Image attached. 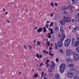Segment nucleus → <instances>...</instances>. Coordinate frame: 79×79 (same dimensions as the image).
<instances>
[{"label": "nucleus", "instance_id": "27", "mask_svg": "<svg viewBox=\"0 0 79 79\" xmlns=\"http://www.w3.org/2000/svg\"><path fill=\"white\" fill-rule=\"evenodd\" d=\"M36 56L37 58H38L39 59H40V56L39 55V54H36Z\"/></svg>", "mask_w": 79, "mask_h": 79}, {"label": "nucleus", "instance_id": "53", "mask_svg": "<svg viewBox=\"0 0 79 79\" xmlns=\"http://www.w3.org/2000/svg\"><path fill=\"white\" fill-rule=\"evenodd\" d=\"M71 27H72V26H71V25H70L69 27V29H70V28H71Z\"/></svg>", "mask_w": 79, "mask_h": 79}, {"label": "nucleus", "instance_id": "23", "mask_svg": "<svg viewBox=\"0 0 79 79\" xmlns=\"http://www.w3.org/2000/svg\"><path fill=\"white\" fill-rule=\"evenodd\" d=\"M50 43L48 41L47 42L46 45L48 47H49V46H50Z\"/></svg>", "mask_w": 79, "mask_h": 79}, {"label": "nucleus", "instance_id": "41", "mask_svg": "<svg viewBox=\"0 0 79 79\" xmlns=\"http://www.w3.org/2000/svg\"><path fill=\"white\" fill-rule=\"evenodd\" d=\"M44 72H42V77H43L44 76Z\"/></svg>", "mask_w": 79, "mask_h": 79}, {"label": "nucleus", "instance_id": "17", "mask_svg": "<svg viewBox=\"0 0 79 79\" xmlns=\"http://www.w3.org/2000/svg\"><path fill=\"white\" fill-rule=\"evenodd\" d=\"M73 79H79V77L77 75L74 76Z\"/></svg>", "mask_w": 79, "mask_h": 79}, {"label": "nucleus", "instance_id": "6", "mask_svg": "<svg viewBox=\"0 0 79 79\" xmlns=\"http://www.w3.org/2000/svg\"><path fill=\"white\" fill-rule=\"evenodd\" d=\"M57 45H58L59 47H62L63 46V43L61 41H58L57 42Z\"/></svg>", "mask_w": 79, "mask_h": 79}, {"label": "nucleus", "instance_id": "44", "mask_svg": "<svg viewBox=\"0 0 79 79\" xmlns=\"http://www.w3.org/2000/svg\"><path fill=\"white\" fill-rule=\"evenodd\" d=\"M51 6H53V3H52V2L51 3Z\"/></svg>", "mask_w": 79, "mask_h": 79}, {"label": "nucleus", "instance_id": "3", "mask_svg": "<svg viewBox=\"0 0 79 79\" xmlns=\"http://www.w3.org/2000/svg\"><path fill=\"white\" fill-rule=\"evenodd\" d=\"M73 58L74 60L77 61L79 59V55L77 54H73Z\"/></svg>", "mask_w": 79, "mask_h": 79}, {"label": "nucleus", "instance_id": "43", "mask_svg": "<svg viewBox=\"0 0 79 79\" xmlns=\"http://www.w3.org/2000/svg\"><path fill=\"white\" fill-rule=\"evenodd\" d=\"M23 56H24V55H23V54H22V55H21V56H20V58H23Z\"/></svg>", "mask_w": 79, "mask_h": 79}, {"label": "nucleus", "instance_id": "56", "mask_svg": "<svg viewBox=\"0 0 79 79\" xmlns=\"http://www.w3.org/2000/svg\"><path fill=\"white\" fill-rule=\"evenodd\" d=\"M40 57L41 58H42V55H40Z\"/></svg>", "mask_w": 79, "mask_h": 79}, {"label": "nucleus", "instance_id": "4", "mask_svg": "<svg viewBox=\"0 0 79 79\" xmlns=\"http://www.w3.org/2000/svg\"><path fill=\"white\" fill-rule=\"evenodd\" d=\"M63 21L65 22H66L67 23H69L71 22V19L68 17H64V18L63 19Z\"/></svg>", "mask_w": 79, "mask_h": 79}, {"label": "nucleus", "instance_id": "22", "mask_svg": "<svg viewBox=\"0 0 79 79\" xmlns=\"http://www.w3.org/2000/svg\"><path fill=\"white\" fill-rule=\"evenodd\" d=\"M67 62H69V61H71V59L69 58H68L67 59Z\"/></svg>", "mask_w": 79, "mask_h": 79}, {"label": "nucleus", "instance_id": "50", "mask_svg": "<svg viewBox=\"0 0 79 79\" xmlns=\"http://www.w3.org/2000/svg\"><path fill=\"white\" fill-rule=\"evenodd\" d=\"M45 52H46V51L45 50H44L43 51V53H44Z\"/></svg>", "mask_w": 79, "mask_h": 79}, {"label": "nucleus", "instance_id": "54", "mask_svg": "<svg viewBox=\"0 0 79 79\" xmlns=\"http://www.w3.org/2000/svg\"><path fill=\"white\" fill-rule=\"evenodd\" d=\"M57 4H58V3H55V5L56 6H57Z\"/></svg>", "mask_w": 79, "mask_h": 79}, {"label": "nucleus", "instance_id": "40", "mask_svg": "<svg viewBox=\"0 0 79 79\" xmlns=\"http://www.w3.org/2000/svg\"><path fill=\"white\" fill-rule=\"evenodd\" d=\"M59 60V59H58V58L56 59V62H58Z\"/></svg>", "mask_w": 79, "mask_h": 79}, {"label": "nucleus", "instance_id": "34", "mask_svg": "<svg viewBox=\"0 0 79 79\" xmlns=\"http://www.w3.org/2000/svg\"><path fill=\"white\" fill-rule=\"evenodd\" d=\"M77 0H74V2H73L74 3H77Z\"/></svg>", "mask_w": 79, "mask_h": 79}, {"label": "nucleus", "instance_id": "30", "mask_svg": "<svg viewBox=\"0 0 79 79\" xmlns=\"http://www.w3.org/2000/svg\"><path fill=\"white\" fill-rule=\"evenodd\" d=\"M59 51H60V52H61L62 54H63V50H62V49H60L59 50Z\"/></svg>", "mask_w": 79, "mask_h": 79}, {"label": "nucleus", "instance_id": "24", "mask_svg": "<svg viewBox=\"0 0 79 79\" xmlns=\"http://www.w3.org/2000/svg\"><path fill=\"white\" fill-rule=\"evenodd\" d=\"M52 66L53 67H55V63H53V61L52 62Z\"/></svg>", "mask_w": 79, "mask_h": 79}, {"label": "nucleus", "instance_id": "64", "mask_svg": "<svg viewBox=\"0 0 79 79\" xmlns=\"http://www.w3.org/2000/svg\"><path fill=\"white\" fill-rule=\"evenodd\" d=\"M77 29L79 30V27H77Z\"/></svg>", "mask_w": 79, "mask_h": 79}, {"label": "nucleus", "instance_id": "47", "mask_svg": "<svg viewBox=\"0 0 79 79\" xmlns=\"http://www.w3.org/2000/svg\"><path fill=\"white\" fill-rule=\"evenodd\" d=\"M48 36L49 38H51V36L48 35Z\"/></svg>", "mask_w": 79, "mask_h": 79}, {"label": "nucleus", "instance_id": "8", "mask_svg": "<svg viewBox=\"0 0 79 79\" xmlns=\"http://www.w3.org/2000/svg\"><path fill=\"white\" fill-rule=\"evenodd\" d=\"M66 55L67 56H69V55H71V54H72V51H70L69 49H68L66 51Z\"/></svg>", "mask_w": 79, "mask_h": 79}, {"label": "nucleus", "instance_id": "37", "mask_svg": "<svg viewBox=\"0 0 79 79\" xmlns=\"http://www.w3.org/2000/svg\"><path fill=\"white\" fill-rule=\"evenodd\" d=\"M51 22V21H47L46 22V24H49V23H50Z\"/></svg>", "mask_w": 79, "mask_h": 79}, {"label": "nucleus", "instance_id": "19", "mask_svg": "<svg viewBox=\"0 0 79 79\" xmlns=\"http://www.w3.org/2000/svg\"><path fill=\"white\" fill-rule=\"evenodd\" d=\"M70 70H71V71H76V69L74 68H72V67H71L70 68Z\"/></svg>", "mask_w": 79, "mask_h": 79}, {"label": "nucleus", "instance_id": "1", "mask_svg": "<svg viewBox=\"0 0 79 79\" xmlns=\"http://www.w3.org/2000/svg\"><path fill=\"white\" fill-rule=\"evenodd\" d=\"M66 69V65L64 64H62L60 65V71L61 73L64 72Z\"/></svg>", "mask_w": 79, "mask_h": 79}, {"label": "nucleus", "instance_id": "57", "mask_svg": "<svg viewBox=\"0 0 79 79\" xmlns=\"http://www.w3.org/2000/svg\"><path fill=\"white\" fill-rule=\"evenodd\" d=\"M38 69H39L40 71H41V69L40 68H39Z\"/></svg>", "mask_w": 79, "mask_h": 79}, {"label": "nucleus", "instance_id": "60", "mask_svg": "<svg viewBox=\"0 0 79 79\" xmlns=\"http://www.w3.org/2000/svg\"><path fill=\"white\" fill-rule=\"evenodd\" d=\"M3 11H5V9L4 8H3Z\"/></svg>", "mask_w": 79, "mask_h": 79}, {"label": "nucleus", "instance_id": "13", "mask_svg": "<svg viewBox=\"0 0 79 79\" xmlns=\"http://www.w3.org/2000/svg\"><path fill=\"white\" fill-rule=\"evenodd\" d=\"M79 45V41H77L75 44V47H78Z\"/></svg>", "mask_w": 79, "mask_h": 79}, {"label": "nucleus", "instance_id": "10", "mask_svg": "<svg viewBox=\"0 0 79 79\" xmlns=\"http://www.w3.org/2000/svg\"><path fill=\"white\" fill-rule=\"evenodd\" d=\"M75 20L77 23H79V17L78 16H75Z\"/></svg>", "mask_w": 79, "mask_h": 79}, {"label": "nucleus", "instance_id": "39", "mask_svg": "<svg viewBox=\"0 0 79 79\" xmlns=\"http://www.w3.org/2000/svg\"><path fill=\"white\" fill-rule=\"evenodd\" d=\"M43 65H44V64H43V63H41V64H40V66H42Z\"/></svg>", "mask_w": 79, "mask_h": 79}, {"label": "nucleus", "instance_id": "7", "mask_svg": "<svg viewBox=\"0 0 79 79\" xmlns=\"http://www.w3.org/2000/svg\"><path fill=\"white\" fill-rule=\"evenodd\" d=\"M60 32L61 33L62 35H65L64 34V30H63V27L61 26L60 27Z\"/></svg>", "mask_w": 79, "mask_h": 79}, {"label": "nucleus", "instance_id": "58", "mask_svg": "<svg viewBox=\"0 0 79 79\" xmlns=\"http://www.w3.org/2000/svg\"><path fill=\"white\" fill-rule=\"evenodd\" d=\"M38 28V27H36L35 29H37Z\"/></svg>", "mask_w": 79, "mask_h": 79}, {"label": "nucleus", "instance_id": "14", "mask_svg": "<svg viewBox=\"0 0 79 79\" xmlns=\"http://www.w3.org/2000/svg\"><path fill=\"white\" fill-rule=\"evenodd\" d=\"M76 42V39L75 38H73L72 40V45H73L75 43V42Z\"/></svg>", "mask_w": 79, "mask_h": 79}, {"label": "nucleus", "instance_id": "15", "mask_svg": "<svg viewBox=\"0 0 79 79\" xmlns=\"http://www.w3.org/2000/svg\"><path fill=\"white\" fill-rule=\"evenodd\" d=\"M55 77L56 79H58L60 78V76L58 74H56L55 75Z\"/></svg>", "mask_w": 79, "mask_h": 79}, {"label": "nucleus", "instance_id": "12", "mask_svg": "<svg viewBox=\"0 0 79 79\" xmlns=\"http://www.w3.org/2000/svg\"><path fill=\"white\" fill-rule=\"evenodd\" d=\"M60 23L61 24H62V25H64V24H65V22L64 21H63V20H61L60 21Z\"/></svg>", "mask_w": 79, "mask_h": 79}, {"label": "nucleus", "instance_id": "11", "mask_svg": "<svg viewBox=\"0 0 79 79\" xmlns=\"http://www.w3.org/2000/svg\"><path fill=\"white\" fill-rule=\"evenodd\" d=\"M43 30V28H40L37 30V32H38L39 33H40V32H41V31H42Z\"/></svg>", "mask_w": 79, "mask_h": 79}, {"label": "nucleus", "instance_id": "38", "mask_svg": "<svg viewBox=\"0 0 79 79\" xmlns=\"http://www.w3.org/2000/svg\"><path fill=\"white\" fill-rule=\"evenodd\" d=\"M3 44V42L2 41L0 42V45H2Z\"/></svg>", "mask_w": 79, "mask_h": 79}, {"label": "nucleus", "instance_id": "9", "mask_svg": "<svg viewBox=\"0 0 79 79\" xmlns=\"http://www.w3.org/2000/svg\"><path fill=\"white\" fill-rule=\"evenodd\" d=\"M62 37L60 39V41H60V42H63V40H64V38H65V37L66 36L65 35H62Z\"/></svg>", "mask_w": 79, "mask_h": 79}, {"label": "nucleus", "instance_id": "61", "mask_svg": "<svg viewBox=\"0 0 79 79\" xmlns=\"http://www.w3.org/2000/svg\"><path fill=\"white\" fill-rule=\"evenodd\" d=\"M53 68H54V67H53H53H51V69H53Z\"/></svg>", "mask_w": 79, "mask_h": 79}, {"label": "nucleus", "instance_id": "21", "mask_svg": "<svg viewBox=\"0 0 79 79\" xmlns=\"http://www.w3.org/2000/svg\"><path fill=\"white\" fill-rule=\"evenodd\" d=\"M55 48L56 49H57L58 48V45L56 43L55 44Z\"/></svg>", "mask_w": 79, "mask_h": 79}, {"label": "nucleus", "instance_id": "26", "mask_svg": "<svg viewBox=\"0 0 79 79\" xmlns=\"http://www.w3.org/2000/svg\"><path fill=\"white\" fill-rule=\"evenodd\" d=\"M55 31H58V30H59V27H56L55 28Z\"/></svg>", "mask_w": 79, "mask_h": 79}, {"label": "nucleus", "instance_id": "49", "mask_svg": "<svg viewBox=\"0 0 79 79\" xmlns=\"http://www.w3.org/2000/svg\"><path fill=\"white\" fill-rule=\"evenodd\" d=\"M49 48L50 50H52V48L51 47H49Z\"/></svg>", "mask_w": 79, "mask_h": 79}, {"label": "nucleus", "instance_id": "42", "mask_svg": "<svg viewBox=\"0 0 79 79\" xmlns=\"http://www.w3.org/2000/svg\"><path fill=\"white\" fill-rule=\"evenodd\" d=\"M48 24H46L45 25L46 27H47V28H48Z\"/></svg>", "mask_w": 79, "mask_h": 79}, {"label": "nucleus", "instance_id": "5", "mask_svg": "<svg viewBox=\"0 0 79 79\" xmlns=\"http://www.w3.org/2000/svg\"><path fill=\"white\" fill-rule=\"evenodd\" d=\"M67 76L71 78L73 77V76H74V75L73 74V73L69 72L67 73Z\"/></svg>", "mask_w": 79, "mask_h": 79}, {"label": "nucleus", "instance_id": "2", "mask_svg": "<svg viewBox=\"0 0 79 79\" xmlns=\"http://www.w3.org/2000/svg\"><path fill=\"white\" fill-rule=\"evenodd\" d=\"M71 40L69 39H67L64 42V45L66 47H68L71 43Z\"/></svg>", "mask_w": 79, "mask_h": 79}, {"label": "nucleus", "instance_id": "18", "mask_svg": "<svg viewBox=\"0 0 79 79\" xmlns=\"http://www.w3.org/2000/svg\"><path fill=\"white\" fill-rule=\"evenodd\" d=\"M33 77H35V78H37V77H38V74L37 73H36L33 76Z\"/></svg>", "mask_w": 79, "mask_h": 79}, {"label": "nucleus", "instance_id": "35", "mask_svg": "<svg viewBox=\"0 0 79 79\" xmlns=\"http://www.w3.org/2000/svg\"><path fill=\"white\" fill-rule=\"evenodd\" d=\"M23 47L25 48V49H27V46L26 45H23Z\"/></svg>", "mask_w": 79, "mask_h": 79}, {"label": "nucleus", "instance_id": "31", "mask_svg": "<svg viewBox=\"0 0 79 79\" xmlns=\"http://www.w3.org/2000/svg\"><path fill=\"white\" fill-rule=\"evenodd\" d=\"M71 8V6H69L67 7V9H69V8L70 9V10H72V9Z\"/></svg>", "mask_w": 79, "mask_h": 79}, {"label": "nucleus", "instance_id": "36", "mask_svg": "<svg viewBox=\"0 0 79 79\" xmlns=\"http://www.w3.org/2000/svg\"><path fill=\"white\" fill-rule=\"evenodd\" d=\"M65 10V8H64V7H62V11H64V10Z\"/></svg>", "mask_w": 79, "mask_h": 79}, {"label": "nucleus", "instance_id": "63", "mask_svg": "<svg viewBox=\"0 0 79 79\" xmlns=\"http://www.w3.org/2000/svg\"><path fill=\"white\" fill-rule=\"evenodd\" d=\"M8 12H6V13H5V15H8Z\"/></svg>", "mask_w": 79, "mask_h": 79}, {"label": "nucleus", "instance_id": "16", "mask_svg": "<svg viewBox=\"0 0 79 79\" xmlns=\"http://www.w3.org/2000/svg\"><path fill=\"white\" fill-rule=\"evenodd\" d=\"M48 30H50V31L51 32V34H53V29H51L50 28H48Z\"/></svg>", "mask_w": 79, "mask_h": 79}, {"label": "nucleus", "instance_id": "52", "mask_svg": "<svg viewBox=\"0 0 79 79\" xmlns=\"http://www.w3.org/2000/svg\"><path fill=\"white\" fill-rule=\"evenodd\" d=\"M48 35H52V34H51V33H48Z\"/></svg>", "mask_w": 79, "mask_h": 79}, {"label": "nucleus", "instance_id": "62", "mask_svg": "<svg viewBox=\"0 0 79 79\" xmlns=\"http://www.w3.org/2000/svg\"><path fill=\"white\" fill-rule=\"evenodd\" d=\"M53 55H54V54L52 53V54H51V56H53Z\"/></svg>", "mask_w": 79, "mask_h": 79}, {"label": "nucleus", "instance_id": "32", "mask_svg": "<svg viewBox=\"0 0 79 79\" xmlns=\"http://www.w3.org/2000/svg\"><path fill=\"white\" fill-rule=\"evenodd\" d=\"M64 14H68V12L67 11H65L64 12Z\"/></svg>", "mask_w": 79, "mask_h": 79}, {"label": "nucleus", "instance_id": "46", "mask_svg": "<svg viewBox=\"0 0 79 79\" xmlns=\"http://www.w3.org/2000/svg\"><path fill=\"white\" fill-rule=\"evenodd\" d=\"M76 39L77 40H79V37H77Z\"/></svg>", "mask_w": 79, "mask_h": 79}, {"label": "nucleus", "instance_id": "25", "mask_svg": "<svg viewBox=\"0 0 79 79\" xmlns=\"http://www.w3.org/2000/svg\"><path fill=\"white\" fill-rule=\"evenodd\" d=\"M43 29H44L43 32H45L47 31V29H46V28L45 27H44Z\"/></svg>", "mask_w": 79, "mask_h": 79}, {"label": "nucleus", "instance_id": "55", "mask_svg": "<svg viewBox=\"0 0 79 79\" xmlns=\"http://www.w3.org/2000/svg\"><path fill=\"white\" fill-rule=\"evenodd\" d=\"M46 61H47V63H48V62H49L50 61L48 60H47Z\"/></svg>", "mask_w": 79, "mask_h": 79}, {"label": "nucleus", "instance_id": "29", "mask_svg": "<svg viewBox=\"0 0 79 79\" xmlns=\"http://www.w3.org/2000/svg\"><path fill=\"white\" fill-rule=\"evenodd\" d=\"M37 44L38 45H40V44H41V43H40V41H38Z\"/></svg>", "mask_w": 79, "mask_h": 79}, {"label": "nucleus", "instance_id": "51", "mask_svg": "<svg viewBox=\"0 0 79 79\" xmlns=\"http://www.w3.org/2000/svg\"><path fill=\"white\" fill-rule=\"evenodd\" d=\"M7 22L8 23H10V21H9L8 20H7Z\"/></svg>", "mask_w": 79, "mask_h": 79}, {"label": "nucleus", "instance_id": "20", "mask_svg": "<svg viewBox=\"0 0 79 79\" xmlns=\"http://www.w3.org/2000/svg\"><path fill=\"white\" fill-rule=\"evenodd\" d=\"M69 67H73L74 66V64H70L68 65Z\"/></svg>", "mask_w": 79, "mask_h": 79}, {"label": "nucleus", "instance_id": "48", "mask_svg": "<svg viewBox=\"0 0 79 79\" xmlns=\"http://www.w3.org/2000/svg\"><path fill=\"white\" fill-rule=\"evenodd\" d=\"M45 64H46V65H48V64H48V63L47 62L45 63Z\"/></svg>", "mask_w": 79, "mask_h": 79}, {"label": "nucleus", "instance_id": "59", "mask_svg": "<svg viewBox=\"0 0 79 79\" xmlns=\"http://www.w3.org/2000/svg\"><path fill=\"white\" fill-rule=\"evenodd\" d=\"M46 75H47V73H45L44 75V77H45V76H46Z\"/></svg>", "mask_w": 79, "mask_h": 79}, {"label": "nucleus", "instance_id": "28", "mask_svg": "<svg viewBox=\"0 0 79 79\" xmlns=\"http://www.w3.org/2000/svg\"><path fill=\"white\" fill-rule=\"evenodd\" d=\"M76 50L77 52L79 53V47H78L77 48Z\"/></svg>", "mask_w": 79, "mask_h": 79}, {"label": "nucleus", "instance_id": "33", "mask_svg": "<svg viewBox=\"0 0 79 79\" xmlns=\"http://www.w3.org/2000/svg\"><path fill=\"white\" fill-rule=\"evenodd\" d=\"M53 22H52L51 24H50V27H52V26H53Z\"/></svg>", "mask_w": 79, "mask_h": 79}, {"label": "nucleus", "instance_id": "45", "mask_svg": "<svg viewBox=\"0 0 79 79\" xmlns=\"http://www.w3.org/2000/svg\"><path fill=\"white\" fill-rule=\"evenodd\" d=\"M49 55H52V53L51 52H49Z\"/></svg>", "mask_w": 79, "mask_h": 79}]
</instances>
